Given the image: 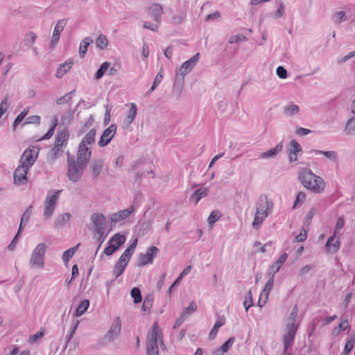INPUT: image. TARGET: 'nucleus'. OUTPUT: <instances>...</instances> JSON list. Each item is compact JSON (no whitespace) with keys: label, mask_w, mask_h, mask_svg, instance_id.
Here are the masks:
<instances>
[{"label":"nucleus","mask_w":355,"mask_h":355,"mask_svg":"<svg viewBox=\"0 0 355 355\" xmlns=\"http://www.w3.org/2000/svg\"><path fill=\"white\" fill-rule=\"evenodd\" d=\"M61 192L62 190H56L49 191L47 193L44 201L43 216L44 219H49L53 216Z\"/></svg>","instance_id":"20e7f679"},{"label":"nucleus","mask_w":355,"mask_h":355,"mask_svg":"<svg viewBox=\"0 0 355 355\" xmlns=\"http://www.w3.org/2000/svg\"><path fill=\"white\" fill-rule=\"evenodd\" d=\"M125 236L120 233L115 234L108 241V246L104 250V254L107 256L112 255L119 247L125 242Z\"/></svg>","instance_id":"1a4fd4ad"},{"label":"nucleus","mask_w":355,"mask_h":355,"mask_svg":"<svg viewBox=\"0 0 355 355\" xmlns=\"http://www.w3.org/2000/svg\"><path fill=\"white\" fill-rule=\"evenodd\" d=\"M349 328L347 320H343L338 325L333 329L332 334L334 336H337L340 334L341 331H345Z\"/></svg>","instance_id":"37998d69"},{"label":"nucleus","mask_w":355,"mask_h":355,"mask_svg":"<svg viewBox=\"0 0 355 355\" xmlns=\"http://www.w3.org/2000/svg\"><path fill=\"white\" fill-rule=\"evenodd\" d=\"M149 12L153 17V19L157 23L161 22L162 15L163 14L162 6L159 3H153L148 8Z\"/></svg>","instance_id":"412c9836"},{"label":"nucleus","mask_w":355,"mask_h":355,"mask_svg":"<svg viewBox=\"0 0 355 355\" xmlns=\"http://www.w3.org/2000/svg\"><path fill=\"white\" fill-rule=\"evenodd\" d=\"M121 321L119 317H116L114 319L110 329L103 337V339L110 343L116 340L121 334Z\"/></svg>","instance_id":"9d476101"},{"label":"nucleus","mask_w":355,"mask_h":355,"mask_svg":"<svg viewBox=\"0 0 355 355\" xmlns=\"http://www.w3.org/2000/svg\"><path fill=\"white\" fill-rule=\"evenodd\" d=\"M147 355H159L158 345H146Z\"/></svg>","instance_id":"bf43d9fd"},{"label":"nucleus","mask_w":355,"mask_h":355,"mask_svg":"<svg viewBox=\"0 0 355 355\" xmlns=\"http://www.w3.org/2000/svg\"><path fill=\"white\" fill-rule=\"evenodd\" d=\"M334 17L336 18L334 21L336 24H339L347 19L346 14L344 11H339L336 12Z\"/></svg>","instance_id":"4d7b16f0"},{"label":"nucleus","mask_w":355,"mask_h":355,"mask_svg":"<svg viewBox=\"0 0 355 355\" xmlns=\"http://www.w3.org/2000/svg\"><path fill=\"white\" fill-rule=\"evenodd\" d=\"M37 35L33 32L31 31L26 34L24 43L26 46H32L35 42Z\"/></svg>","instance_id":"09e8293b"},{"label":"nucleus","mask_w":355,"mask_h":355,"mask_svg":"<svg viewBox=\"0 0 355 355\" xmlns=\"http://www.w3.org/2000/svg\"><path fill=\"white\" fill-rule=\"evenodd\" d=\"M96 131L94 128L91 129L83 137L80 144H83V146L91 147L96 141Z\"/></svg>","instance_id":"a878e982"},{"label":"nucleus","mask_w":355,"mask_h":355,"mask_svg":"<svg viewBox=\"0 0 355 355\" xmlns=\"http://www.w3.org/2000/svg\"><path fill=\"white\" fill-rule=\"evenodd\" d=\"M297 314L298 306L297 305H295L287 318V323L285 327V334L283 336L284 354H287L288 350L293 345L297 331L299 328V324L296 323Z\"/></svg>","instance_id":"f03ea898"},{"label":"nucleus","mask_w":355,"mask_h":355,"mask_svg":"<svg viewBox=\"0 0 355 355\" xmlns=\"http://www.w3.org/2000/svg\"><path fill=\"white\" fill-rule=\"evenodd\" d=\"M298 180L304 187L314 193H321L324 191V180L308 168H303L300 171Z\"/></svg>","instance_id":"f257e3e1"},{"label":"nucleus","mask_w":355,"mask_h":355,"mask_svg":"<svg viewBox=\"0 0 355 355\" xmlns=\"http://www.w3.org/2000/svg\"><path fill=\"white\" fill-rule=\"evenodd\" d=\"M133 211L134 207L131 206L128 209L114 213L110 218L111 223L115 224L121 220H125L128 218Z\"/></svg>","instance_id":"6ab92c4d"},{"label":"nucleus","mask_w":355,"mask_h":355,"mask_svg":"<svg viewBox=\"0 0 355 355\" xmlns=\"http://www.w3.org/2000/svg\"><path fill=\"white\" fill-rule=\"evenodd\" d=\"M39 151L38 147L35 146H29L24 151L19 163L32 167L37 159Z\"/></svg>","instance_id":"6e6552de"},{"label":"nucleus","mask_w":355,"mask_h":355,"mask_svg":"<svg viewBox=\"0 0 355 355\" xmlns=\"http://www.w3.org/2000/svg\"><path fill=\"white\" fill-rule=\"evenodd\" d=\"M96 46L103 50L105 49L108 44V40L105 35H100L96 40Z\"/></svg>","instance_id":"a18cd8bd"},{"label":"nucleus","mask_w":355,"mask_h":355,"mask_svg":"<svg viewBox=\"0 0 355 355\" xmlns=\"http://www.w3.org/2000/svg\"><path fill=\"white\" fill-rule=\"evenodd\" d=\"M44 335V329H40V331H37L36 334L31 335L28 338V343L30 344H33L37 342L39 338H41Z\"/></svg>","instance_id":"6e6d98bb"},{"label":"nucleus","mask_w":355,"mask_h":355,"mask_svg":"<svg viewBox=\"0 0 355 355\" xmlns=\"http://www.w3.org/2000/svg\"><path fill=\"white\" fill-rule=\"evenodd\" d=\"M87 166L81 164L75 160V157L67 154V177L73 182L79 181Z\"/></svg>","instance_id":"7ed1b4c3"},{"label":"nucleus","mask_w":355,"mask_h":355,"mask_svg":"<svg viewBox=\"0 0 355 355\" xmlns=\"http://www.w3.org/2000/svg\"><path fill=\"white\" fill-rule=\"evenodd\" d=\"M268 296L269 295L263 294V292H261L260 295H259V300H258V302H257V305L260 308H262L263 306H265V304H266V302L268 301Z\"/></svg>","instance_id":"338daca9"},{"label":"nucleus","mask_w":355,"mask_h":355,"mask_svg":"<svg viewBox=\"0 0 355 355\" xmlns=\"http://www.w3.org/2000/svg\"><path fill=\"white\" fill-rule=\"evenodd\" d=\"M276 73H277V75L278 76V77L282 79H285L287 78V75H288L287 71L286 70V69L284 67L279 66L277 68Z\"/></svg>","instance_id":"69168bd1"},{"label":"nucleus","mask_w":355,"mask_h":355,"mask_svg":"<svg viewBox=\"0 0 355 355\" xmlns=\"http://www.w3.org/2000/svg\"><path fill=\"white\" fill-rule=\"evenodd\" d=\"M313 152H314L316 155H324L327 158L334 161L336 160L337 157V153L334 150L324 151L320 150H313Z\"/></svg>","instance_id":"49530a36"},{"label":"nucleus","mask_w":355,"mask_h":355,"mask_svg":"<svg viewBox=\"0 0 355 355\" xmlns=\"http://www.w3.org/2000/svg\"><path fill=\"white\" fill-rule=\"evenodd\" d=\"M31 167L24 164L19 163V165L14 171V184L21 185L27 180V174Z\"/></svg>","instance_id":"f8f14e48"},{"label":"nucleus","mask_w":355,"mask_h":355,"mask_svg":"<svg viewBox=\"0 0 355 355\" xmlns=\"http://www.w3.org/2000/svg\"><path fill=\"white\" fill-rule=\"evenodd\" d=\"M130 295H131V297L133 298V301L135 304H138L141 302V300H142L141 293L140 290L138 288L135 287V288H132V290L130 291Z\"/></svg>","instance_id":"8fccbe9b"},{"label":"nucleus","mask_w":355,"mask_h":355,"mask_svg":"<svg viewBox=\"0 0 355 355\" xmlns=\"http://www.w3.org/2000/svg\"><path fill=\"white\" fill-rule=\"evenodd\" d=\"M137 114V107L135 103H132L131 107L128 111L126 119H125V123L127 125H130L135 120Z\"/></svg>","instance_id":"f704fd0d"},{"label":"nucleus","mask_w":355,"mask_h":355,"mask_svg":"<svg viewBox=\"0 0 355 355\" xmlns=\"http://www.w3.org/2000/svg\"><path fill=\"white\" fill-rule=\"evenodd\" d=\"M41 117L39 115H33L26 118L24 124H37L40 123Z\"/></svg>","instance_id":"052dcab7"},{"label":"nucleus","mask_w":355,"mask_h":355,"mask_svg":"<svg viewBox=\"0 0 355 355\" xmlns=\"http://www.w3.org/2000/svg\"><path fill=\"white\" fill-rule=\"evenodd\" d=\"M104 166V161L102 159H95L92 160L90 168L92 172L93 177L94 178H98L103 169Z\"/></svg>","instance_id":"4be33fe9"},{"label":"nucleus","mask_w":355,"mask_h":355,"mask_svg":"<svg viewBox=\"0 0 355 355\" xmlns=\"http://www.w3.org/2000/svg\"><path fill=\"white\" fill-rule=\"evenodd\" d=\"M288 150L289 152H293V153L298 154L302 151V149L299 143L296 140L293 139L289 143Z\"/></svg>","instance_id":"3c124183"},{"label":"nucleus","mask_w":355,"mask_h":355,"mask_svg":"<svg viewBox=\"0 0 355 355\" xmlns=\"http://www.w3.org/2000/svg\"><path fill=\"white\" fill-rule=\"evenodd\" d=\"M306 199V194L304 192H299L297 194L293 208L295 209L299 205H301Z\"/></svg>","instance_id":"13d9d810"},{"label":"nucleus","mask_w":355,"mask_h":355,"mask_svg":"<svg viewBox=\"0 0 355 355\" xmlns=\"http://www.w3.org/2000/svg\"><path fill=\"white\" fill-rule=\"evenodd\" d=\"M200 58V53H197L189 60L184 62L176 72V78L174 85L176 86L178 83L182 86L185 76L189 73L198 62Z\"/></svg>","instance_id":"39448f33"},{"label":"nucleus","mask_w":355,"mask_h":355,"mask_svg":"<svg viewBox=\"0 0 355 355\" xmlns=\"http://www.w3.org/2000/svg\"><path fill=\"white\" fill-rule=\"evenodd\" d=\"M31 209H32V206H29L25 210V211L23 213L22 216H21V221L24 222V224H26L27 222L30 220L31 215Z\"/></svg>","instance_id":"e2e57ef3"},{"label":"nucleus","mask_w":355,"mask_h":355,"mask_svg":"<svg viewBox=\"0 0 355 355\" xmlns=\"http://www.w3.org/2000/svg\"><path fill=\"white\" fill-rule=\"evenodd\" d=\"M345 225V219L343 216L339 217L336 221L334 234H337L343 228Z\"/></svg>","instance_id":"680f3d73"},{"label":"nucleus","mask_w":355,"mask_h":355,"mask_svg":"<svg viewBox=\"0 0 355 355\" xmlns=\"http://www.w3.org/2000/svg\"><path fill=\"white\" fill-rule=\"evenodd\" d=\"M270 276V279L266 282L265 286L261 292L263 293V294L269 295L270 291L272 290L274 284V278L275 275L273 274H269Z\"/></svg>","instance_id":"c03bdc74"},{"label":"nucleus","mask_w":355,"mask_h":355,"mask_svg":"<svg viewBox=\"0 0 355 355\" xmlns=\"http://www.w3.org/2000/svg\"><path fill=\"white\" fill-rule=\"evenodd\" d=\"M153 304V296L148 295L145 297L143 304H142V310L144 311H149Z\"/></svg>","instance_id":"5fc2aeb1"},{"label":"nucleus","mask_w":355,"mask_h":355,"mask_svg":"<svg viewBox=\"0 0 355 355\" xmlns=\"http://www.w3.org/2000/svg\"><path fill=\"white\" fill-rule=\"evenodd\" d=\"M110 63L108 62H104L99 69L97 70L95 74V78L96 80L101 79L105 74V71L109 69Z\"/></svg>","instance_id":"a19ab883"},{"label":"nucleus","mask_w":355,"mask_h":355,"mask_svg":"<svg viewBox=\"0 0 355 355\" xmlns=\"http://www.w3.org/2000/svg\"><path fill=\"white\" fill-rule=\"evenodd\" d=\"M225 324V318L224 316L218 318V319L215 322L212 329L209 332V338L210 340L214 339L218 334L219 328L223 326Z\"/></svg>","instance_id":"c756f323"},{"label":"nucleus","mask_w":355,"mask_h":355,"mask_svg":"<svg viewBox=\"0 0 355 355\" xmlns=\"http://www.w3.org/2000/svg\"><path fill=\"white\" fill-rule=\"evenodd\" d=\"M127 267V265L117 261L114 266L112 270V274L114 276L115 279L119 277L125 270V268Z\"/></svg>","instance_id":"c9c22d12"},{"label":"nucleus","mask_w":355,"mask_h":355,"mask_svg":"<svg viewBox=\"0 0 355 355\" xmlns=\"http://www.w3.org/2000/svg\"><path fill=\"white\" fill-rule=\"evenodd\" d=\"M287 258L288 254L286 253L282 254L280 257L270 266L268 274L275 275L278 272Z\"/></svg>","instance_id":"b1692460"},{"label":"nucleus","mask_w":355,"mask_h":355,"mask_svg":"<svg viewBox=\"0 0 355 355\" xmlns=\"http://www.w3.org/2000/svg\"><path fill=\"white\" fill-rule=\"evenodd\" d=\"M336 234H333L327 241L325 248L328 253H336L340 248V241L339 239H335Z\"/></svg>","instance_id":"aec40b11"},{"label":"nucleus","mask_w":355,"mask_h":355,"mask_svg":"<svg viewBox=\"0 0 355 355\" xmlns=\"http://www.w3.org/2000/svg\"><path fill=\"white\" fill-rule=\"evenodd\" d=\"M93 42V40L90 37H85L80 44L79 54L81 58H84L87 51L88 46Z\"/></svg>","instance_id":"72a5a7b5"},{"label":"nucleus","mask_w":355,"mask_h":355,"mask_svg":"<svg viewBox=\"0 0 355 355\" xmlns=\"http://www.w3.org/2000/svg\"><path fill=\"white\" fill-rule=\"evenodd\" d=\"M254 305L253 300H252V291L250 290L247 293V295L245 296V300L243 302V306L245 307V311L247 312L250 307Z\"/></svg>","instance_id":"864d4df0"},{"label":"nucleus","mask_w":355,"mask_h":355,"mask_svg":"<svg viewBox=\"0 0 355 355\" xmlns=\"http://www.w3.org/2000/svg\"><path fill=\"white\" fill-rule=\"evenodd\" d=\"M71 215L69 213H63L58 215L54 220V227L60 228L65 226L71 220Z\"/></svg>","instance_id":"5701e85b"},{"label":"nucleus","mask_w":355,"mask_h":355,"mask_svg":"<svg viewBox=\"0 0 355 355\" xmlns=\"http://www.w3.org/2000/svg\"><path fill=\"white\" fill-rule=\"evenodd\" d=\"M46 250V245L44 243H39L32 252L29 260L30 265L39 268H43Z\"/></svg>","instance_id":"423d86ee"},{"label":"nucleus","mask_w":355,"mask_h":355,"mask_svg":"<svg viewBox=\"0 0 355 355\" xmlns=\"http://www.w3.org/2000/svg\"><path fill=\"white\" fill-rule=\"evenodd\" d=\"M69 138V132L67 129L58 132L55 137V145L53 148V152L55 155L60 150V148L65 147L67 144L68 139Z\"/></svg>","instance_id":"ddd939ff"},{"label":"nucleus","mask_w":355,"mask_h":355,"mask_svg":"<svg viewBox=\"0 0 355 355\" xmlns=\"http://www.w3.org/2000/svg\"><path fill=\"white\" fill-rule=\"evenodd\" d=\"M283 148L282 142H279L277 144L275 148H271L268 150L266 152H263L260 154L259 158L260 159H268L271 157H275L282 150Z\"/></svg>","instance_id":"393cba45"},{"label":"nucleus","mask_w":355,"mask_h":355,"mask_svg":"<svg viewBox=\"0 0 355 355\" xmlns=\"http://www.w3.org/2000/svg\"><path fill=\"white\" fill-rule=\"evenodd\" d=\"M158 252L159 249L156 246L148 248L145 254L139 255L137 266L142 267L148 264H152Z\"/></svg>","instance_id":"9b49d317"},{"label":"nucleus","mask_w":355,"mask_h":355,"mask_svg":"<svg viewBox=\"0 0 355 355\" xmlns=\"http://www.w3.org/2000/svg\"><path fill=\"white\" fill-rule=\"evenodd\" d=\"M164 346L162 331L159 329L158 322H155L146 337V345H158Z\"/></svg>","instance_id":"0eeeda50"},{"label":"nucleus","mask_w":355,"mask_h":355,"mask_svg":"<svg viewBox=\"0 0 355 355\" xmlns=\"http://www.w3.org/2000/svg\"><path fill=\"white\" fill-rule=\"evenodd\" d=\"M76 156V162L87 166L92 156V147L83 146V144H80L78 148Z\"/></svg>","instance_id":"4468645a"},{"label":"nucleus","mask_w":355,"mask_h":355,"mask_svg":"<svg viewBox=\"0 0 355 355\" xmlns=\"http://www.w3.org/2000/svg\"><path fill=\"white\" fill-rule=\"evenodd\" d=\"M164 77V69L163 68H161L158 73L156 75L155 80L153 81L154 85L158 86L160 83L162 82Z\"/></svg>","instance_id":"774afa93"},{"label":"nucleus","mask_w":355,"mask_h":355,"mask_svg":"<svg viewBox=\"0 0 355 355\" xmlns=\"http://www.w3.org/2000/svg\"><path fill=\"white\" fill-rule=\"evenodd\" d=\"M89 306V301L88 300H83L80 304L77 306L73 315L76 317H80L83 315Z\"/></svg>","instance_id":"2f4dec72"},{"label":"nucleus","mask_w":355,"mask_h":355,"mask_svg":"<svg viewBox=\"0 0 355 355\" xmlns=\"http://www.w3.org/2000/svg\"><path fill=\"white\" fill-rule=\"evenodd\" d=\"M221 214L220 212L218 210H214L208 217L207 221L208 223L211 225L214 224L216 221L219 220L220 218Z\"/></svg>","instance_id":"603ef678"},{"label":"nucleus","mask_w":355,"mask_h":355,"mask_svg":"<svg viewBox=\"0 0 355 355\" xmlns=\"http://www.w3.org/2000/svg\"><path fill=\"white\" fill-rule=\"evenodd\" d=\"M79 324V321L76 320L71 327L67 335V343L65 345V348L67 347L68 343L70 342V340L73 338L77 328Z\"/></svg>","instance_id":"de8ad7c7"},{"label":"nucleus","mask_w":355,"mask_h":355,"mask_svg":"<svg viewBox=\"0 0 355 355\" xmlns=\"http://www.w3.org/2000/svg\"><path fill=\"white\" fill-rule=\"evenodd\" d=\"M137 244V240L135 239L134 241V242L127 249L125 250L123 253L126 254L128 257H130L131 258V257L132 256V254L135 250Z\"/></svg>","instance_id":"0e129e2a"},{"label":"nucleus","mask_w":355,"mask_h":355,"mask_svg":"<svg viewBox=\"0 0 355 355\" xmlns=\"http://www.w3.org/2000/svg\"><path fill=\"white\" fill-rule=\"evenodd\" d=\"M234 341L235 338L234 337H230L221 345L220 348H218L213 352V355H223L224 353L227 352L230 349Z\"/></svg>","instance_id":"bb28decb"},{"label":"nucleus","mask_w":355,"mask_h":355,"mask_svg":"<svg viewBox=\"0 0 355 355\" xmlns=\"http://www.w3.org/2000/svg\"><path fill=\"white\" fill-rule=\"evenodd\" d=\"M91 220L94 226L96 232L98 234L103 233L105 225V217L104 215L99 213L94 214L91 217Z\"/></svg>","instance_id":"a211bd4d"},{"label":"nucleus","mask_w":355,"mask_h":355,"mask_svg":"<svg viewBox=\"0 0 355 355\" xmlns=\"http://www.w3.org/2000/svg\"><path fill=\"white\" fill-rule=\"evenodd\" d=\"M197 310V305L194 301H191L188 307H187L180 314L184 315V318L187 319L193 312Z\"/></svg>","instance_id":"58836bf2"},{"label":"nucleus","mask_w":355,"mask_h":355,"mask_svg":"<svg viewBox=\"0 0 355 355\" xmlns=\"http://www.w3.org/2000/svg\"><path fill=\"white\" fill-rule=\"evenodd\" d=\"M73 61L68 60L59 66L56 70L55 76L58 78H61L65 73H67L71 68Z\"/></svg>","instance_id":"cd10ccee"},{"label":"nucleus","mask_w":355,"mask_h":355,"mask_svg":"<svg viewBox=\"0 0 355 355\" xmlns=\"http://www.w3.org/2000/svg\"><path fill=\"white\" fill-rule=\"evenodd\" d=\"M272 206V202L268 200L266 195H261L256 203V211L268 213Z\"/></svg>","instance_id":"f3484780"},{"label":"nucleus","mask_w":355,"mask_h":355,"mask_svg":"<svg viewBox=\"0 0 355 355\" xmlns=\"http://www.w3.org/2000/svg\"><path fill=\"white\" fill-rule=\"evenodd\" d=\"M67 24L66 19H62L58 21L55 26L52 37L50 42V48L53 49L59 42L60 33Z\"/></svg>","instance_id":"2eb2a0df"},{"label":"nucleus","mask_w":355,"mask_h":355,"mask_svg":"<svg viewBox=\"0 0 355 355\" xmlns=\"http://www.w3.org/2000/svg\"><path fill=\"white\" fill-rule=\"evenodd\" d=\"M208 190L206 188H200L196 190L191 196V199L195 202V204H198V202L202 198L207 196Z\"/></svg>","instance_id":"7c9ffc66"},{"label":"nucleus","mask_w":355,"mask_h":355,"mask_svg":"<svg viewBox=\"0 0 355 355\" xmlns=\"http://www.w3.org/2000/svg\"><path fill=\"white\" fill-rule=\"evenodd\" d=\"M355 344V334H352L346 342L345 345L344 347V349L343 352V355H349V352L353 349Z\"/></svg>","instance_id":"e433bc0d"},{"label":"nucleus","mask_w":355,"mask_h":355,"mask_svg":"<svg viewBox=\"0 0 355 355\" xmlns=\"http://www.w3.org/2000/svg\"><path fill=\"white\" fill-rule=\"evenodd\" d=\"M80 243H78L76 246L71 248L70 249L66 250L62 254V260L64 263H68L69 260L76 253L78 246Z\"/></svg>","instance_id":"ea45409f"},{"label":"nucleus","mask_w":355,"mask_h":355,"mask_svg":"<svg viewBox=\"0 0 355 355\" xmlns=\"http://www.w3.org/2000/svg\"><path fill=\"white\" fill-rule=\"evenodd\" d=\"M74 93H75V89L65 94L64 96L58 98L56 100V103L58 105H63V104L67 103L72 98Z\"/></svg>","instance_id":"79ce46f5"},{"label":"nucleus","mask_w":355,"mask_h":355,"mask_svg":"<svg viewBox=\"0 0 355 355\" xmlns=\"http://www.w3.org/2000/svg\"><path fill=\"white\" fill-rule=\"evenodd\" d=\"M343 132L346 136L355 135V116H352L347 121Z\"/></svg>","instance_id":"c85d7f7f"},{"label":"nucleus","mask_w":355,"mask_h":355,"mask_svg":"<svg viewBox=\"0 0 355 355\" xmlns=\"http://www.w3.org/2000/svg\"><path fill=\"white\" fill-rule=\"evenodd\" d=\"M116 131V125L111 124L103 131L102 135L101 136L100 140L98 142V145L100 147H104L107 146L115 135Z\"/></svg>","instance_id":"dca6fc26"},{"label":"nucleus","mask_w":355,"mask_h":355,"mask_svg":"<svg viewBox=\"0 0 355 355\" xmlns=\"http://www.w3.org/2000/svg\"><path fill=\"white\" fill-rule=\"evenodd\" d=\"M268 213L256 211L254 218L252 222V226L255 229H258L262 224L265 218H267Z\"/></svg>","instance_id":"473e14b6"},{"label":"nucleus","mask_w":355,"mask_h":355,"mask_svg":"<svg viewBox=\"0 0 355 355\" xmlns=\"http://www.w3.org/2000/svg\"><path fill=\"white\" fill-rule=\"evenodd\" d=\"M299 106L295 104H289L284 107V112L288 116H293L299 112Z\"/></svg>","instance_id":"4c0bfd02"}]
</instances>
